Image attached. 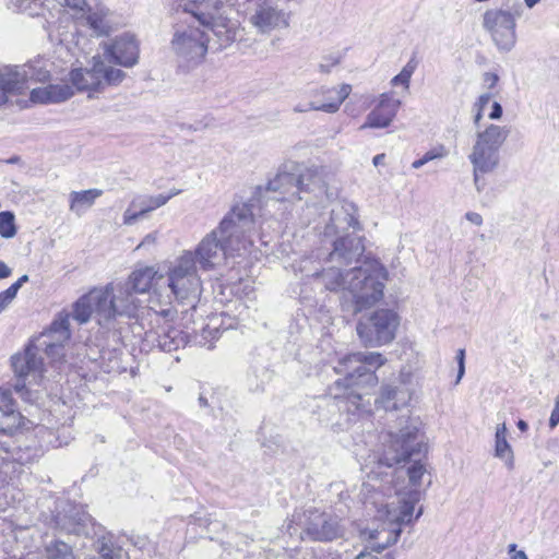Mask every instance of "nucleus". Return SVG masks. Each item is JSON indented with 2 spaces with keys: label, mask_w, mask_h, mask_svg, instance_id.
Instances as JSON below:
<instances>
[{
  "label": "nucleus",
  "mask_w": 559,
  "mask_h": 559,
  "mask_svg": "<svg viewBox=\"0 0 559 559\" xmlns=\"http://www.w3.org/2000/svg\"><path fill=\"white\" fill-rule=\"evenodd\" d=\"M97 66L102 69V90L106 85H116L120 83L124 78V72L119 69H114L111 67H107L105 62L99 58L96 57Z\"/></svg>",
  "instance_id": "obj_39"
},
{
  "label": "nucleus",
  "mask_w": 559,
  "mask_h": 559,
  "mask_svg": "<svg viewBox=\"0 0 559 559\" xmlns=\"http://www.w3.org/2000/svg\"><path fill=\"white\" fill-rule=\"evenodd\" d=\"M26 282H28V276L27 275H23L14 284H19V288H21L22 285L24 283H26Z\"/></svg>",
  "instance_id": "obj_63"
},
{
  "label": "nucleus",
  "mask_w": 559,
  "mask_h": 559,
  "mask_svg": "<svg viewBox=\"0 0 559 559\" xmlns=\"http://www.w3.org/2000/svg\"><path fill=\"white\" fill-rule=\"evenodd\" d=\"M166 274L170 293L162 294L169 295L171 300L175 299L179 305L194 309L202 293V281L198 274L192 250L182 251L170 263Z\"/></svg>",
  "instance_id": "obj_10"
},
{
  "label": "nucleus",
  "mask_w": 559,
  "mask_h": 559,
  "mask_svg": "<svg viewBox=\"0 0 559 559\" xmlns=\"http://www.w3.org/2000/svg\"><path fill=\"white\" fill-rule=\"evenodd\" d=\"M155 210L152 195L141 194L132 199L129 207L123 213V224L131 226L139 218Z\"/></svg>",
  "instance_id": "obj_32"
},
{
  "label": "nucleus",
  "mask_w": 559,
  "mask_h": 559,
  "mask_svg": "<svg viewBox=\"0 0 559 559\" xmlns=\"http://www.w3.org/2000/svg\"><path fill=\"white\" fill-rule=\"evenodd\" d=\"M508 429L504 423L499 424L495 435V456L503 460L507 467H514V455L510 443L507 440Z\"/></svg>",
  "instance_id": "obj_33"
},
{
  "label": "nucleus",
  "mask_w": 559,
  "mask_h": 559,
  "mask_svg": "<svg viewBox=\"0 0 559 559\" xmlns=\"http://www.w3.org/2000/svg\"><path fill=\"white\" fill-rule=\"evenodd\" d=\"M95 547L100 559H121V548L114 545L110 536L99 537Z\"/></svg>",
  "instance_id": "obj_37"
},
{
  "label": "nucleus",
  "mask_w": 559,
  "mask_h": 559,
  "mask_svg": "<svg viewBox=\"0 0 559 559\" xmlns=\"http://www.w3.org/2000/svg\"><path fill=\"white\" fill-rule=\"evenodd\" d=\"M156 240H157V233H151V234H147L143 240L139 243V246L136 247V249H140L142 247H145V246H152V245H155L156 243Z\"/></svg>",
  "instance_id": "obj_50"
},
{
  "label": "nucleus",
  "mask_w": 559,
  "mask_h": 559,
  "mask_svg": "<svg viewBox=\"0 0 559 559\" xmlns=\"http://www.w3.org/2000/svg\"><path fill=\"white\" fill-rule=\"evenodd\" d=\"M102 69L97 66L96 57L93 58L91 69H74L70 72L72 86L80 92H98L102 90Z\"/></svg>",
  "instance_id": "obj_25"
},
{
  "label": "nucleus",
  "mask_w": 559,
  "mask_h": 559,
  "mask_svg": "<svg viewBox=\"0 0 559 559\" xmlns=\"http://www.w3.org/2000/svg\"><path fill=\"white\" fill-rule=\"evenodd\" d=\"M181 191H182L181 189L173 188V189H170V190H169V192H168V193H165V194H166V197H169V200H170L171 198H174V197H176V195L180 194V193H181Z\"/></svg>",
  "instance_id": "obj_59"
},
{
  "label": "nucleus",
  "mask_w": 559,
  "mask_h": 559,
  "mask_svg": "<svg viewBox=\"0 0 559 559\" xmlns=\"http://www.w3.org/2000/svg\"><path fill=\"white\" fill-rule=\"evenodd\" d=\"M502 116V107L498 102H493L491 106V111L489 114V118L492 120H497Z\"/></svg>",
  "instance_id": "obj_52"
},
{
  "label": "nucleus",
  "mask_w": 559,
  "mask_h": 559,
  "mask_svg": "<svg viewBox=\"0 0 559 559\" xmlns=\"http://www.w3.org/2000/svg\"><path fill=\"white\" fill-rule=\"evenodd\" d=\"M22 469V465L11 460L7 448L0 443V483L9 484Z\"/></svg>",
  "instance_id": "obj_36"
},
{
  "label": "nucleus",
  "mask_w": 559,
  "mask_h": 559,
  "mask_svg": "<svg viewBox=\"0 0 559 559\" xmlns=\"http://www.w3.org/2000/svg\"><path fill=\"white\" fill-rule=\"evenodd\" d=\"M109 10L98 4L95 9H92L87 5L86 13V22L88 26L94 31L96 35H106L109 32V23L107 21V15Z\"/></svg>",
  "instance_id": "obj_34"
},
{
  "label": "nucleus",
  "mask_w": 559,
  "mask_h": 559,
  "mask_svg": "<svg viewBox=\"0 0 559 559\" xmlns=\"http://www.w3.org/2000/svg\"><path fill=\"white\" fill-rule=\"evenodd\" d=\"M426 163L424 162L423 157L417 159V160H414L413 164H412V167L414 169H418L420 167H423Z\"/></svg>",
  "instance_id": "obj_61"
},
{
  "label": "nucleus",
  "mask_w": 559,
  "mask_h": 559,
  "mask_svg": "<svg viewBox=\"0 0 559 559\" xmlns=\"http://www.w3.org/2000/svg\"><path fill=\"white\" fill-rule=\"evenodd\" d=\"M403 426L399 432L390 430L384 438V450L379 457V468L385 466L393 467L395 464L406 462L413 456H419L423 443L418 440V428L408 423V418H402L400 425Z\"/></svg>",
  "instance_id": "obj_12"
},
{
  "label": "nucleus",
  "mask_w": 559,
  "mask_h": 559,
  "mask_svg": "<svg viewBox=\"0 0 559 559\" xmlns=\"http://www.w3.org/2000/svg\"><path fill=\"white\" fill-rule=\"evenodd\" d=\"M8 5L14 10L27 13L31 16L40 15L43 11V0H7Z\"/></svg>",
  "instance_id": "obj_40"
},
{
  "label": "nucleus",
  "mask_w": 559,
  "mask_h": 559,
  "mask_svg": "<svg viewBox=\"0 0 559 559\" xmlns=\"http://www.w3.org/2000/svg\"><path fill=\"white\" fill-rule=\"evenodd\" d=\"M352 86L342 84L338 87H321L319 94L324 97V102H311L310 109L316 111H324L329 114L336 112L343 102L349 96Z\"/></svg>",
  "instance_id": "obj_24"
},
{
  "label": "nucleus",
  "mask_w": 559,
  "mask_h": 559,
  "mask_svg": "<svg viewBox=\"0 0 559 559\" xmlns=\"http://www.w3.org/2000/svg\"><path fill=\"white\" fill-rule=\"evenodd\" d=\"M465 218H466L469 223H472V224H474V225H476V226H480V225L483 224V217H481V215H480L479 213H476V212H467V213L465 214Z\"/></svg>",
  "instance_id": "obj_51"
},
{
  "label": "nucleus",
  "mask_w": 559,
  "mask_h": 559,
  "mask_svg": "<svg viewBox=\"0 0 559 559\" xmlns=\"http://www.w3.org/2000/svg\"><path fill=\"white\" fill-rule=\"evenodd\" d=\"M16 234L15 218L9 211L0 212V235L3 238H12Z\"/></svg>",
  "instance_id": "obj_42"
},
{
  "label": "nucleus",
  "mask_w": 559,
  "mask_h": 559,
  "mask_svg": "<svg viewBox=\"0 0 559 559\" xmlns=\"http://www.w3.org/2000/svg\"><path fill=\"white\" fill-rule=\"evenodd\" d=\"M559 424V395L556 399L555 408L551 412L550 418H549V426L550 428H555Z\"/></svg>",
  "instance_id": "obj_46"
},
{
  "label": "nucleus",
  "mask_w": 559,
  "mask_h": 559,
  "mask_svg": "<svg viewBox=\"0 0 559 559\" xmlns=\"http://www.w3.org/2000/svg\"><path fill=\"white\" fill-rule=\"evenodd\" d=\"M491 94L490 93H485V94H481L477 102L475 103V107L477 109H479V111H484L485 107L489 104V102L491 100Z\"/></svg>",
  "instance_id": "obj_48"
},
{
  "label": "nucleus",
  "mask_w": 559,
  "mask_h": 559,
  "mask_svg": "<svg viewBox=\"0 0 559 559\" xmlns=\"http://www.w3.org/2000/svg\"><path fill=\"white\" fill-rule=\"evenodd\" d=\"M142 302L122 282L93 288L73 306V318L84 324L94 319L100 326L114 328L117 318H138Z\"/></svg>",
  "instance_id": "obj_5"
},
{
  "label": "nucleus",
  "mask_w": 559,
  "mask_h": 559,
  "mask_svg": "<svg viewBox=\"0 0 559 559\" xmlns=\"http://www.w3.org/2000/svg\"><path fill=\"white\" fill-rule=\"evenodd\" d=\"M103 194L100 189H87L82 191H72L69 194V209L76 216H82L88 209H91L96 199Z\"/></svg>",
  "instance_id": "obj_31"
},
{
  "label": "nucleus",
  "mask_w": 559,
  "mask_h": 559,
  "mask_svg": "<svg viewBox=\"0 0 559 559\" xmlns=\"http://www.w3.org/2000/svg\"><path fill=\"white\" fill-rule=\"evenodd\" d=\"M236 323L234 320L225 313L212 316L209 319L207 324L202 328L200 338L195 336V343L212 348V341L218 337L221 330L234 329Z\"/></svg>",
  "instance_id": "obj_28"
},
{
  "label": "nucleus",
  "mask_w": 559,
  "mask_h": 559,
  "mask_svg": "<svg viewBox=\"0 0 559 559\" xmlns=\"http://www.w3.org/2000/svg\"><path fill=\"white\" fill-rule=\"evenodd\" d=\"M355 559H379L377 556H373L368 552H360Z\"/></svg>",
  "instance_id": "obj_57"
},
{
  "label": "nucleus",
  "mask_w": 559,
  "mask_h": 559,
  "mask_svg": "<svg viewBox=\"0 0 559 559\" xmlns=\"http://www.w3.org/2000/svg\"><path fill=\"white\" fill-rule=\"evenodd\" d=\"M417 68V63L414 59H411L401 70V72L391 80L393 86L403 85L405 90H408L409 82L413 73Z\"/></svg>",
  "instance_id": "obj_41"
},
{
  "label": "nucleus",
  "mask_w": 559,
  "mask_h": 559,
  "mask_svg": "<svg viewBox=\"0 0 559 559\" xmlns=\"http://www.w3.org/2000/svg\"><path fill=\"white\" fill-rule=\"evenodd\" d=\"M252 202L237 203L224 216L218 227L206 234L192 251L195 265L210 271L228 255L247 250L252 245L250 233L255 227Z\"/></svg>",
  "instance_id": "obj_3"
},
{
  "label": "nucleus",
  "mask_w": 559,
  "mask_h": 559,
  "mask_svg": "<svg viewBox=\"0 0 559 559\" xmlns=\"http://www.w3.org/2000/svg\"><path fill=\"white\" fill-rule=\"evenodd\" d=\"M313 276L320 277L325 289L346 292L353 300V312L373 307L383 298L388 272L379 262L364 263L348 270L331 266Z\"/></svg>",
  "instance_id": "obj_4"
},
{
  "label": "nucleus",
  "mask_w": 559,
  "mask_h": 559,
  "mask_svg": "<svg viewBox=\"0 0 559 559\" xmlns=\"http://www.w3.org/2000/svg\"><path fill=\"white\" fill-rule=\"evenodd\" d=\"M385 358L380 353H354L346 355L334 367L336 373L344 374L329 388V394L347 412L359 409L361 394L356 389L374 386L378 378L374 371L383 366Z\"/></svg>",
  "instance_id": "obj_6"
},
{
  "label": "nucleus",
  "mask_w": 559,
  "mask_h": 559,
  "mask_svg": "<svg viewBox=\"0 0 559 559\" xmlns=\"http://www.w3.org/2000/svg\"><path fill=\"white\" fill-rule=\"evenodd\" d=\"M445 156V151L443 147L430 150L423 156L424 162L427 164L436 158H442Z\"/></svg>",
  "instance_id": "obj_44"
},
{
  "label": "nucleus",
  "mask_w": 559,
  "mask_h": 559,
  "mask_svg": "<svg viewBox=\"0 0 559 559\" xmlns=\"http://www.w3.org/2000/svg\"><path fill=\"white\" fill-rule=\"evenodd\" d=\"M56 527L63 533L85 535L92 524L91 515L82 506L67 504L62 512L55 516Z\"/></svg>",
  "instance_id": "obj_22"
},
{
  "label": "nucleus",
  "mask_w": 559,
  "mask_h": 559,
  "mask_svg": "<svg viewBox=\"0 0 559 559\" xmlns=\"http://www.w3.org/2000/svg\"><path fill=\"white\" fill-rule=\"evenodd\" d=\"M499 81V76L492 72H486L484 74V83L487 85L489 90L493 88Z\"/></svg>",
  "instance_id": "obj_47"
},
{
  "label": "nucleus",
  "mask_w": 559,
  "mask_h": 559,
  "mask_svg": "<svg viewBox=\"0 0 559 559\" xmlns=\"http://www.w3.org/2000/svg\"><path fill=\"white\" fill-rule=\"evenodd\" d=\"M170 48L180 64L194 67L202 62L206 52L211 50V39L200 27L177 25Z\"/></svg>",
  "instance_id": "obj_13"
},
{
  "label": "nucleus",
  "mask_w": 559,
  "mask_h": 559,
  "mask_svg": "<svg viewBox=\"0 0 559 559\" xmlns=\"http://www.w3.org/2000/svg\"><path fill=\"white\" fill-rule=\"evenodd\" d=\"M402 102L394 97L392 92L382 93L378 98L377 106L367 115L361 129H384L394 120Z\"/></svg>",
  "instance_id": "obj_21"
},
{
  "label": "nucleus",
  "mask_w": 559,
  "mask_h": 559,
  "mask_svg": "<svg viewBox=\"0 0 559 559\" xmlns=\"http://www.w3.org/2000/svg\"><path fill=\"white\" fill-rule=\"evenodd\" d=\"M51 63L43 58L35 59L26 64L21 66L25 72L26 83L28 81L46 82L50 78Z\"/></svg>",
  "instance_id": "obj_35"
},
{
  "label": "nucleus",
  "mask_w": 559,
  "mask_h": 559,
  "mask_svg": "<svg viewBox=\"0 0 559 559\" xmlns=\"http://www.w3.org/2000/svg\"><path fill=\"white\" fill-rule=\"evenodd\" d=\"M304 533L317 542H332L344 536L345 527L336 514L309 510Z\"/></svg>",
  "instance_id": "obj_19"
},
{
  "label": "nucleus",
  "mask_w": 559,
  "mask_h": 559,
  "mask_svg": "<svg viewBox=\"0 0 559 559\" xmlns=\"http://www.w3.org/2000/svg\"><path fill=\"white\" fill-rule=\"evenodd\" d=\"M383 466L378 469H381ZM427 473L424 463L414 459L406 468H396L391 473L371 471L362 484L365 504L377 510L374 520L360 528V538L374 551H382L395 544L402 533V526L414 521L415 506L421 499L420 486ZM423 514L420 508L415 516Z\"/></svg>",
  "instance_id": "obj_1"
},
{
  "label": "nucleus",
  "mask_w": 559,
  "mask_h": 559,
  "mask_svg": "<svg viewBox=\"0 0 559 559\" xmlns=\"http://www.w3.org/2000/svg\"><path fill=\"white\" fill-rule=\"evenodd\" d=\"M540 0H524V4L528 9H533Z\"/></svg>",
  "instance_id": "obj_62"
},
{
  "label": "nucleus",
  "mask_w": 559,
  "mask_h": 559,
  "mask_svg": "<svg viewBox=\"0 0 559 559\" xmlns=\"http://www.w3.org/2000/svg\"><path fill=\"white\" fill-rule=\"evenodd\" d=\"M164 276L158 274L154 266H144L134 270L123 283L136 294H145L151 288L157 289L163 293L159 288L154 285V281L162 280ZM154 290H152L153 293Z\"/></svg>",
  "instance_id": "obj_27"
},
{
  "label": "nucleus",
  "mask_w": 559,
  "mask_h": 559,
  "mask_svg": "<svg viewBox=\"0 0 559 559\" xmlns=\"http://www.w3.org/2000/svg\"><path fill=\"white\" fill-rule=\"evenodd\" d=\"M153 204L155 210L165 205L169 201V197H166L165 193H160L157 195H152Z\"/></svg>",
  "instance_id": "obj_53"
},
{
  "label": "nucleus",
  "mask_w": 559,
  "mask_h": 559,
  "mask_svg": "<svg viewBox=\"0 0 559 559\" xmlns=\"http://www.w3.org/2000/svg\"><path fill=\"white\" fill-rule=\"evenodd\" d=\"M349 228L360 229L354 204L347 203L332 210L331 222L325 227L326 235L336 236L330 253L331 266L349 265L358 261L365 251L361 237L347 233Z\"/></svg>",
  "instance_id": "obj_9"
},
{
  "label": "nucleus",
  "mask_w": 559,
  "mask_h": 559,
  "mask_svg": "<svg viewBox=\"0 0 559 559\" xmlns=\"http://www.w3.org/2000/svg\"><path fill=\"white\" fill-rule=\"evenodd\" d=\"M508 135L509 130L497 124H490L476 134L468 159L473 166L474 183L478 192L485 187L481 176L492 173L498 167L499 152Z\"/></svg>",
  "instance_id": "obj_11"
},
{
  "label": "nucleus",
  "mask_w": 559,
  "mask_h": 559,
  "mask_svg": "<svg viewBox=\"0 0 559 559\" xmlns=\"http://www.w3.org/2000/svg\"><path fill=\"white\" fill-rule=\"evenodd\" d=\"M340 63V58L335 56H331L329 63H320L319 71L321 73H329L331 69Z\"/></svg>",
  "instance_id": "obj_45"
},
{
  "label": "nucleus",
  "mask_w": 559,
  "mask_h": 559,
  "mask_svg": "<svg viewBox=\"0 0 559 559\" xmlns=\"http://www.w3.org/2000/svg\"><path fill=\"white\" fill-rule=\"evenodd\" d=\"M24 417L8 396L0 399V432L11 435L22 427Z\"/></svg>",
  "instance_id": "obj_29"
},
{
  "label": "nucleus",
  "mask_w": 559,
  "mask_h": 559,
  "mask_svg": "<svg viewBox=\"0 0 559 559\" xmlns=\"http://www.w3.org/2000/svg\"><path fill=\"white\" fill-rule=\"evenodd\" d=\"M174 8L191 14L201 25L212 32L211 50L219 51L229 47L240 32L238 12L233 4L221 0H170Z\"/></svg>",
  "instance_id": "obj_7"
},
{
  "label": "nucleus",
  "mask_w": 559,
  "mask_h": 559,
  "mask_svg": "<svg viewBox=\"0 0 559 559\" xmlns=\"http://www.w3.org/2000/svg\"><path fill=\"white\" fill-rule=\"evenodd\" d=\"M516 426H518V428H519L521 431H523V432L527 431V429H528V425H527V423H526L525 420H523V419H520V420L516 423Z\"/></svg>",
  "instance_id": "obj_58"
},
{
  "label": "nucleus",
  "mask_w": 559,
  "mask_h": 559,
  "mask_svg": "<svg viewBox=\"0 0 559 559\" xmlns=\"http://www.w3.org/2000/svg\"><path fill=\"white\" fill-rule=\"evenodd\" d=\"M74 95L73 87L67 83L48 84L33 88L29 98L36 104H57Z\"/></svg>",
  "instance_id": "obj_26"
},
{
  "label": "nucleus",
  "mask_w": 559,
  "mask_h": 559,
  "mask_svg": "<svg viewBox=\"0 0 559 559\" xmlns=\"http://www.w3.org/2000/svg\"><path fill=\"white\" fill-rule=\"evenodd\" d=\"M483 26L498 50L509 52L514 48L518 39L514 13L503 9L487 10L483 15Z\"/></svg>",
  "instance_id": "obj_16"
},
{
  "label": "nucleus",
  "mask_w": 559,
  "mask_h": 559,
  "mask_svg": "<svg viewBox=\"0 0 559 559\" xmlns=\"http://www.w3.org/2000/svg\"><path fill=\"white\" fill-rule=\"evenodd\" d=\"M413 374L402 371L395 384L382 386L381 394L377 403L384 409H397L406 406L414 394Z\"/></svg>",
  "instance_id": "obj_20"
},
{
  "label": "nucleus",
  "mask_w": 559,
  "mask_h": 559,
  "mask_svg": "<svg viewBox=\"0 0 559 559\" xmlns=\"http://www.w3.org/2000/svg\"><path fill=\"white\" fill-rule=\"evenodd\" d=\"M385 155L384 154H378L373 157L372 163L374 166L382 165L384 162Z\"/></svg>",
  "instance_id": "obj_56"
},
{
  "label": "nucleus",
  "mask_w": 559,
  "mask_h": 559,
  "mask_svg": "<svg viewBox=\"0 0 559 559\" xmlns=\"http://www.w3.org/2000/svg\"><path fill=\"white\" fill-rule=\"evenodd\" d=\"M456 361H457L456 383H459L465 373V350L463 348L457 350Z\"/></svg>",
  "instance_id": "obj_43"
},
{
  "label": "nucleus",
  "mask_w": 559,
  "mask_h": 559,
  "mask_svg": "<svg viewBox=\"0 0 559 559\" xmlns=\"http://www.w3.org/2000/svg\"><path fill=\"white\" fill-rule=\"evenodd\" d=\"M8 102V96L4 95V92L0 88V106L4 105Z\"/></svg>",
  "instance_id": "obj_64"
},
{
  "label": "nucleus",
  "mask_w": 559,
  "mask_h": 559,
  "mask_svg": "<svg viewBox=\"0 0 559 559\" xmlns=\"http://www.w3.org/2000/svg\"><path fill=\"white\" fill-rule=\"evenodd\" d=\"M286 0H254L249 14L250 24L261 34L285 29L289 26L290 12Z\"/></svg>",
  "instance_id": "obj_15"
},
{
  "label": "nucleus",
  "mask_w": 559,
  "mask_h": 559,
  "mask_svg": "<svg viewBox=\"0 0 559 559\" xmlns=\"http://www.w3.org/2000/svg\"><path fill=\"white\" fill-rule=\"evenodd\" d=\"M19 289V284L13 283L9 288L1 293L2 297L11 302L15 298Z\"/></svg>",
  "instance_id": "obj_49"
},
{
  "label": "nucleus",
  "mask_w": 559,
  "mask_h": 559,
  "mask_svg": "<svg viewBox=\"0 0 559 559\" xmlns=\"http://www.w3.org/2000/svg\"><path fill=\"white\" fill-rule=\"evenodd\" d=\"M25 75L21 66H7L0 69V88L4 95L17 94L26 88Z\"/></svg>",
  "instance_id": "obj_30"
},
{
  "label": "nucleus",
  "mask_w": 559,
  "mask_h": 559,
  "mask_svg": "<svg viewBox=\"0 0 559 559\" xmlns=\"http://www.w3.org/2000/svg\"><path fill=\"white\" fill-rule=\"evenodd\" d=\"M299 165H285L276 176L269 180L265 187V193L274 195H264L267 201L290 202L302 201L304 197L299 192Z\"/></svg>",
  "instance_id": "obj_17"
},
{
  "label": "nucleus",
  "mask_w": 559,
  "mask_h": 559,
  "mask_svg": "<svg viewBox=\"0 0 559 559\" xmlns=\"http://www.w3.org/2000/svg\"><path fill=\"white\" fill-rule=\"evenodd\" d=\"M400 325L399 314L391 309H378L361 317L356 331L366 346H382L391 343Z\"/></svg>",
  "instance_id": "obj_14"
},
{
  "label": "nucleus",
  "mask_w": 559,
  "mask_h": 559,
  "mask_svg": "<svg viewBox=\"0 0 559 559\" xmlns=\"http://www.w3.org/2000/svg\"><path fill=\"white\" fill-rule=\"evenodd\" d=\"M107 52L116 63L132 67L138 62L139 46L133 35L123 34L107 47Z\"/></svg>",
  "instance_id": "obj_23"
},
{
  "label": "nucleus",
  "mask_w": 559,
  "mask_h": 559,
  "mask_svg": "<svg viewBox=\"0 0 559 559\" xmlns=\"http://www.w3.org/2000/svg\"><path fill=\"white\" fill-rule=\"evenodd\" d=\"M47 559H75L72 547L61 540H53L46 546Z\"/></svg>",
  "instance_id": "obj_38"
},
{
  "label": "nucleus",
  "mask_w": 559,
  "mask_h": 559,
  "mask_svg": "<svg viewBox=\"0 0 559 559\" xmlns=\"http://www.w3.org/2000/svg\"><path fill=\"white\" fill-rule=\"evenodd\" d=\"M299 192L306 204L323 203L334 197L323 168H307L299 165Z\"/></svg>",
  "instance_id": "obj_18"
},
{
  "label": "nucleus",
  "mask_w": 559,
  "mask_h": 559,
  "mask_svg": "<svg viewBox=\"0 0 559 559\" xmlns=\"http://www.w3.org/2000/svg\"><path fill=\"white\" fill-rule=\"evenodd\" d=\"M176 312L171 307L169 295L164 296L157 289L150 294L147 310L150 328L144 334L145 345L170 353L185 347L189 343L187 333L169 324Z\"/></svg>",
  "instance_id": "obj_8"
},
{
  "label": "nucleus",
  "mask_w": 559,
  "mask_h": 559,
  "mask_svg": "<svg viewBox=\"0 0 559 559\" xmlns=\"http://www.w3.org/2000/svg\"><path fill=\"white\" fill-rule=\"evenodd\" d=\"M10 301L4 299L0 293V313L8 307Z\"/></svg>",
  "instance_id": "obj_60"
},
{
  "label": "nucleus",
  "mask_w": 559,
  "mask_h": 559,
  "mask_svg": "<svg viewBox=\"0 0 559 559\" xmlns=\"http://www.w3.org/2000/svg\"><path fill=\"white\" fill-rule=\"evenodd\" d=\"M516 549V545L515 544H511L509 545V552H514L512 556H511V559H528L527 558V555L523 551V550H515Z\"/></svg>",
  "instance_id": "obj_54"
},
{
  "label": "nucleus",
  "mask_w": 559,
  "mask_h": 559,
  "mask_svg": "<svg viewBox=\"0 0 559 559\" xmlns=\"http://www.w3.org/2000/svg\"><path fill=\"white\" fill-rule=\"evenodd\" d=\"M69 326L70 314L60 312L46 332L31 342L23 353L12 357V368L17 377L15 390L24 401L34 404L40 399V392L29 388L41 384L44 380V362L39 354L45 352L51 362H60L64 356V343L71 336Z\"/></svg>",
  "instance_id": "obj_2"
},
{
  "label": "nucleus",
  "mask_w": 559,
  "mask_h": 559,
  "mask_svg": "<svg viewBox=\"0 0 559 559\" xmlns=\"http://www.w3.org/2000/svg\"><path fill=\"white\" fill-rule=\"evenodd\" d=\"M11 275V269L0 260V280L7 278Z\"/></svg>",
  "instance_id": "obj_55"
}]
</instances>
